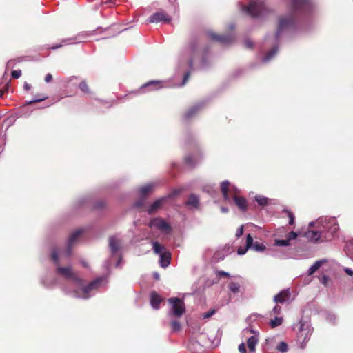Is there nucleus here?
<instances>
[{"label": "nucleus", "instance_id": "obj_46", "mask_svg": "<svg viewBox=\"0 0 353 353\" xmlns=\"http://www.w3.org/2000/svg\"><path fill=\"white\" fill-rule=\"evenodd\" d=\"M216 274L219 276H221V277H228L230 276V274L228 272H226L225 271H223V270H217L216 272Z\"/></svg>", "mask_w": 353, "mask_h": 353}, {"label": "nucleus", "instance_id": "obj_52", "mask_svg": "<svg viewBox=\"0 0 353 353\" xmlns=\"http://www.w3.org/2000/svg\"><path fill=\"white\" fill-rule=\"evenodd\" d=\"M102 3L104 5H107L108 7H111L113 4V0H103Z\"/></svg>", "mask_w": 353, "mask_h": 353}, {"label": "nucleus", "instance_id": "obj_57", "mask_svg": "<svg viewBox=\"0 0 353 353\" xmlns=\"http://www.w3.org/2000/svg\"><path fill=\"white\" fill-rule=\"evenodd\" d=\"M62 46V44H59L54 46L51 47L52 49H57L59 48H61Z\"/></svg>", "mask_w": 353, "mask_h": 353}, {"label": "nucleus", "instance_id": "obj_59", "mask_svg": "<svg viewBox=\"0 0 353 353\" xmlns=\"http://www.w3.org/2000/svg\"><path fill=\"white\" fill-rule=\"evenodd\" d=\"M154 278H155L157 280H159V275L157 273H155V274H154Z\"/></svg>", "mask_w": 353, "mask_h": 353}, {"label": "nucleus", "instance_id": "obj_6", "mask_svg": "<svg viewBox=\"0 0 353 353\" xmlns=\"http://www.w3.org/2000/svg\"><path fill=\"white\" fill-rule=\"evenodd\" d=\"M311 331L307 325H305L302 321L299 322V331L298 332V339L301 344H305L310 339Z\"/></svg>", "mask_w": 353, "mask_h": 353}, {"label": "nucleus", "instance_id": "obj_45", "mask_svg": "<svg viewBox=\"0 0 353 353\" xmlns=\"http://www.w3.org/2000/svg\"><path fill=\"white\" fill-rule=\"evenodd\" d=\"M185 162L186 164H188L189 165H194V159H193V158L191 156L185 157Z\"/></svg>", "mask_w": 353, "mask_h": 353}, {"label": "nucleus", "instance_id": "obj_24", "mask_svg": "<svg viewBox=\"0 0 353 353\" xmlns=\"http://www.w3.org/2000/svg\"><path fill=\"white\" fill-rule=\"evenodd\" d=\"M171 255L169 252H165L161 254L160 264L163 268H166L170 263Z\"/></svg>", "mask_w": 353, "mask_h": 353}, {"label": "nucleus", "instance_id": "obj_31", "mask_svg": "<svg viewBox=\"0 0 353 353\" xmlns=\"http://www.w3.org/2000/svg\"><path fill=\"white\" fill-rule=\"evenodd\" d=\"M283 212L286 214L287 216L289 218V224L292 225L294 222V215L292 212L288 209H284Z\"/></svg>", "mask_w": 353, "mask_h": 353}, {"label": "nucleus", "instance_id": "obj_29", "mask_svg": "<svg viewBox=\"0 0 353 353\" xmlns=\"http://www.w3.org/2000/svg\"><path fill=\"white\" fill-rule=\"evenodd\" d=\"M79 89L84 93L90 94L91 91L90 90L89 85L85 81H82L79 85Z\"/></svg>", "mask_w": 353, "mask_h": 353}, {"label": "nucleus", "instance_id": "obj_40", "mask_svg": "<svg viewBox=\"0 0 353 353\" xmlns=\"http://www.w3.org/2000/svg\"><path fill=\"white\" fill-rule=\"evenodd\" d=\"M216 310L215 309L210 310L207 312H205L204 314H203V315H202L203 319L210 318L212 315H214L216 313Z\"/></svg>", "mask_w": 353, "mask_h": 353}, {"label": "nucleus", "instance_id": "obj_60", "mask_svg": "<svg viewBox=\"0 0 353 353\" xmlns=\"http://www.w3.org/2000/svg\"><path fill=\"white\" fill-rule=\"evenodd\" d=\"M221 210H222V212H228V209H227V208H221Z\"/></svg>", "mask_w": 353, "mask_h": 353}, {"label": "nucleus", "instance_id": "obj_50", "mask_svg": "<svg viewBox=\"0 0 353 353\" xmlns=\"http://www.w3.org/2000/svg\"><path fill=\"white\" fill-rule=\"evenodd\" d=\"M243 234V226L241 225L239 228H238V230L236 232V237L239 238L241 236H242Z\"/></svg>", "mask_w": 353, "mask_h": 353}, {"label": "nucleus", "instance_id": "obj_13", "mask_svg": "<svg viewBox=\"0 0 353 353\" xmlns=\"http://www.w3.org/2000/svg\"><path fill=\"white\" fill-rule=\"evenodd\" d=\"M294 23V19L292 18H281L279 21L278 29L276 31V37L281 33V32L291 26Z\"/></svg>", "mask_w": 353, "mask_h": 353}, {"label": "nucleus", "instance_id": "obj_32", "mask_svg": "<svg viewBox=\"0 0 353 353\" xmlns=\"http://www.w3.org/2000/svg\"><path fill=\"white\" fill-rule=\"evenodd\" d=\"M170 327L172 332H176L181 330V323L176 320L172 321L170 322Z\"/></svg>", "mask_w": 353, "mask_h": 353}, {"label": "nucleus", "instance_id": "obj_41", "mask_svg": "<svg viewBox=\"0 0 353 353\" xmlns=\"http://www.w3.org/2000/svg\"><path fill=\"white\" fill-rule=\"evenodd\" d=\"M189 48H190V52L194 54L196 52V50H197V47H196V43L195 41H192L190 43V46H189Z\"/></svg>", "mask_w": 353, "mask_h": 353}, {"label": "nucleus", "instance_id": "obj_19", "mask_svg": "<svg viewBox=\"0 0 353 353\" xmlns=\"http://www.w3.org/2000/svg\"><path fill=\"white\" fill-rule=\"evenodd\" d=\"M253 243V239L252 236L248 234L246 237V245L245 248H239L237 250V252L239 255H243L246 253L248 249L252 248Z\"/></svg>", "mask_w": 353, "mask_h": 353}, {"label": "nucleus", "instance_id": "obj_7", "mask_svg": "<svg viewBox=\"0 0 353 353\" xmlns=\"http://www.w3.org/2000/svg\"><path fill=\"white\" fill-rule=\"evenodd\" d=\"M292 10L294 13L304 12L310 10L309 0H292Z\"/></svg>", "mask_w": 353, "mask_h": 353}, {"label": "nucleus", "instance_id": "obj_5", "mask_svg": "<svg viewBox=\"0 0 353 353\" xmlns=\"http://www.w3.org/2000/svg\"><path fill=\"white\" fill-rule=\"evenodd\" d=\"M262 4L251 1L248 6H243V10L250 17H257L262 14Z\"/></svg>", "mask_w": 353, "mask_h": 353}, {"label": "nucleus", "instance_id": "obj_36", "mask_svg": "<svg viewBox=\"0 0 353 353\" xmlns=\"http://www.w3.org/2000/svg\"><path fill=\"white\" fill-rule=\"evenodd\" d=\"M163 247L158 242L153 243V250L156 254H160L162 252Z\"/></svg>", "mask_w": 353, "mask_h": 353}, {"label": "nucleus", "instance_id": "obj_11", "mask_svg": "<svg viewBox=\"0 0 353 353\" xmlns=\"http://www.w3.org/2000/svg\"><path fill=\"white\" fill-rule=\"evenodd\" d=\"M83 233V230H77L72 232L68 239V248L66 250V255L69 256L71 254L72 252V247L73 244L75 243V241L79 239V237Z\"/></svg>", "mask_w": 353, "mask_h": 353}, {"label": "nucleus", "instance_id": "obj_8", "mask_svg": "<svg viewBox=\"0 0 353 353\" xmlns=\"http://www.w3.org/2000/svg\"><path fill=\"white\" fill-rule=\"evenodd\" d=\"M170 21L171 17L163 10L154 13L148 19V23H159L161 21L169 23Z\"/></svg>", "mask_w": 353, "mask_h": 353}, {"label": "nucleus", "instance_id": "obj_37", "mask_svg": "<svg viewBox=\"0 0 353 353\" xmlns=\"http://www.w3.org/2000/svg\"><path fill=\"white\" fill-rule=\"evenodd\" d=\"M52 260L57 264L59 263V251L57 249H53L51 254Z\"/></svg>", "mask_w": 353, "mask_h": 353}, {"label": "nucleus", "instance_id": "obj_20", "mask_svg": "<svg viewBox=\"0 0 353 353\" xmlns=\"http://www.w3.org/2000/svg\"><path fill=\"white\" fill-rule=\"evenodd\" d=\"M230 183L228 181H224L221 184V190L223 194L224 199L226 201L230 199Z\"/></svg>", "mask_w": 353, "mask_h": 353}, {"label": "nucleus", "instance_id": "obj_44", "mask_svg": "<svg viewBox=\"0 0 353 353\" xmlns=\"http://www.w3.org/2000/svg\"><path fill=\"white\" fill-rule=\"evenodd\" d=\"M281 311V307L279 305H276L270 312V314H279Z\"/></svg>", "mask_w": 353, "mask_h": 353}, {"label": "nucleus", "instance_id": "obj_12", "mask_svg": "<svg viewBox=\"0 0 353 353\" xmlns=\"http://www.w3.org/2000/svg\"><path fill=\"white\" fill-rule=\"evenodd\" d=\"M291 293L289 289L283 290L274 296V301L276 303H284L290 298Z\"/></svg>", "mask_w": 353, "mask_h": 353}, {"label": "nucleus", "instance_id": "obj_27", "mask_svg": "<svg viewBox=\"0 0 353 353\" xmlns=\"http://www.w3.org/2000/svg\"><path fill=\"white\" fill-rule=\"evenodd\" d=\"M257 343V339L255 336H251L248 339L247 344L250 351L255 350V346Z\"/></svg>", "mask_w": 353, "mask_h": 353}, {"label": "nucleus", "instance_id": "obj_34", "mask_svg": "<svg viewBox=\"0 0 353 353\" xmlns=\"http://www.w3.org/2000/svg\"><path fill=\"white\" fill-rule=\"evenodd\" d=\"M48 98V97L47 94H41V96H36L34 99H33L29 102H27V104H32L34 103L40 102L43 100H46Z\"/></svg>", "mask_w": 353, "mask_h": 353}, {"label": "nucleus", "instance_id": "obj_22", "mask_svg": "<svg viewBox=\"0 0 353 353\" xmlns=\"http://www.w3.org/2000/svg\"><path fill=\"white\" fill-rule=\"evenodd\" d=\"M185 205L194 207V208H198L199 205V197L194 194H190L188 201L185 202Z\"/></svg>", "mask_w": 353, "mask_h": 353}, {"label": "nucleus", "instance_id": "obj_61", "mask_svg": "<svg viewBox=\"0 0 353 353\" xmlns=\"http://www.w3.org/2000/svg\"><path fill=\"white\" fill-rule=\"evenodd\" d=\"M3 93H4V91L0 90V98L3 96Z\"/></svg>", "mask_w": 353, "mask_h": 353}, {"label": "nucleus", "instance_id": "obj_39", "mask_svg": "<svg viewBox=\"0 0 353 353\" xmlns=\"http://www.w3.org/2000/svg\"><path fill=\"white\" fill-rule=\"evenodd\" d=\"M274 244L277 246H288L290 245V241L288 239H284V240H275Z\"/></svg>", "mask_w": 353, "mask_h": 353}, {"label": "nucleus", "instance_id": "obj_38", "mask_svg": "<svg viewBox=\"0 0 353 353\" xmlns=\"http://www.w3.org/2000/svg\"><path fill=\"white\" fill-rule=\"evenodd\" d=\"M278 50L277 48H273L265 57V61H268L272 59Z\"/></svg>", "mask_w": 353, "mask_h": 353}, {"label": "nucleus", "instance_id": "obj_51", "mask_svg": "<svg viewBox=\"0 0 353 353\" xmlns=\"http://www.w3.org/2000/svg\"><path fill=\"white\" fill-rule=\"evenodd\" d=\"M239 351L241 352V353H245L246 352V348H245V345L244 343H241L239 345Z\"/></svg>", "mask_w": 353, "mask_h": 353}, {"label": "nucleus", "instance_id": "obj_58", "mask_svg": "<svg viewBox=\"0 0 353 353\" xmlns=\"http://www.w3.org/2000/svg\"><path fill=\"white\" fill-rule=\"evenodd\" d=\"M188 65L190 68H192L193 66V60L192 59L189 60Z\"/></svg>", "mask_w": 353, "mask_h": 353}, {"label": "nucleus", "instance_id": "obj_9", "mask_svg": "<svg viewBox=\"0 0 353 353\" xmlns=\"http://www.w3.org/2000/svg\"><path fill=\"white\" fill-rule=\"evenodd\" d=\"M99 283H100V280L97 279L95 281L90 282L88 285H84V281L83 280V283L81 285H77L81 289L82 294H83L81 296L83 299H88L90 296L89 293L92 290L95 289L97 288V286L99 284Z\"/></svg>", "mask_w": 353, "mask_h": 353}, {"label": "nucleus", "instance_id": "obj_35", "mask_svg": "<svg viewBox=\"0 0 353 353\" xmlns=\"http://www.w3.org/2000/svg\"><path fill=\"white\" fill-rule=\"evenodd\" d=\"M277 350L281 352H286L288 350V344L285 342H281L279 343L276 347Z\"/></svg>", "mask_w": 353, "mask_h": 353}, {"label": "nucleus", "instance_id": "obj_49", "mask_svg": "<svg viewBox=\"0 0 353 353\" xmlns=\"http://www.w3.org/2000/svg\"><path fill=\"white\" fill-rule=\"evenodd\" d=\"M244 44H245V46L247 48H252L253 47V42L250 40V39H247L244 42Z\"/></svg>", "mask_w": 353, "mask_h": 353}, {"label": "nucleus", "instance_id": "obj_28", "mask_svg": "<svg viewBox=\"0 0 353 353\" xmlns=\"http://www.w3.org/2000/svg\"><path fill=\"white\" fill-rule=\"evenodd\" d=\"M283 321V317H275L274 319H272L270 322V326L272 328H274L277 326H279L282 324Z\"/></svg>", "mask_w": 353, "mask_h": 353}, {"label": "nucleus", "instance_id": "obj_16", "mask_svg": "<svg viewBox=\"0 0 353 353\" xmlns=\"http://www.w3.org/2000/svg\"><path fill=\"white\" fill-rule=\"evenodd\" d=\"M161 301V297L156 292H152L151 293L150 303L153 308L158 309Z\"/></svg>", "mask_w": 353, "mask_h": 353}, {"label": "nucleus", "instance_id": "obj_53", "mask_svg": "<svg viewBox=\"0 0 353 353\" xmlns=\"http://www.w3.org/2000/svg\"><path fill=\"white\" fill-rule=\"evenodd\" d=\"M52 80V76L51 74L48 73L45 77V81L46 83H49Z\"/></svg>", "mask_w": 353, "mask_h": 353}, {"label": "nucleus", "instance_id": "obj_63", "mask_svg": "<svg viewBox=\"0 0 353 353\" xmlns=\"http://www.w3.org/2000/svg\"><path fill=\"white\" fill-rule=\"evenodd\" d=\"M74 292H75L77 294H79V292H78V291H77V290H75V291H74Z\"/></svg>", "mask_w": 353, "mask_h": 353}, {"label": "nucleus", "instance_id": "obj_54", "mask_svg": "<svg viewBox=\"0 0 353 353\" xmlns=\"http://www.w3.org/2000/svg\"><path fill=\"white\" fill-rule=\"evenodd\" d=\"M144 200L142 199L141 201H137L134 204L136 208H141L143 205Z\"/></svg>", "mask_w": 353, "mask_h": 353}, {"label": "nucleus", "instance_id": "obj_56", "mask_svg": "<svg viewBox=\"0 0 353 353\" xmlns=\"http://www.w3.org/2000/svg\"><path fill=\"white\" fill-rule=\"evenodd\" d=\"M23 88L26 90H30L31 88V85L30 84H28V83H25Z\"/></svg>", "mask_w": 353, "mask_h": 353}, {"label": "nucleus", "instance_id": "obj_62", "mask_svg": "<svg viewBox=\"0 0 353 353\" xmlns=\"http://www.w3.org/2000/svg\"><path fill=\"white\" fill-rule=\"evenodd\" d=\"M83 265L84 267H87V266H88V265H87V264H86L85 263H83Z\"/></svg>", "mask_w": 353, "mask_h": 353}, {"label": "nucleus", "instance_id": "obj_30", "mask_svg": "<svg viewBox=\"0 0 353 353\" xmlns=\"http://www.w3.org/2000/svg\"><path fill=\"white\" fill-rule=\"evenodd\" d=\"M322 263L320 261H316L309 269L308 274H313L321 265Z\"/></svg>", "mask_w": 353, "mask_h": 353}, {"label": "nucleus", "instance_id": "obj_55", "mask_svg": "<svg viewBox=\"0 0 353 353\" xmlns=\"http://www.w3.org/2000/svg\"><path fill=\"white\" fill-rule=\"evenodd\" d=\"M344 271L345 272V273L347 274H348L349 276H353V270L350 268H345L344 269Z\"/></svg>", "mask_w": 353, "mask_h": 353}, {"label": "nucleus", "instance_id": "obj_10", "mask_svg": "<svg viewBox=\"0 0 353 353\" xmlns=\"http://www.w3.org/2000/svg\"><path fill=\"white\" fill-rule=\"evenodd\" d=\"M210 37L212 39L223 44L228 45L234 41V37L231 34H217L215 33H211Z\"/></svg>", "mask_w": 353, "mask_h": 353}, {"label": "nucleus", "instance_id": "obj_47", "mask_svg": "<svg viewBox=\"0 0 353 353\" xmlns=\"http://www.w3.org/2000/svg\"><path fill=\"white\" fill-rule=\"evenodd\" d=\"M297 236H298L297 233L292 231V232H289L288 234V238L287 239H288L289 241H290L291 240L296 239Z\"/></svg>", "mask_w": 353, "mask_h": 353}, {"label": "nucleus", "instance_id": "obj_1", "mask_svg": "<svg viewBox=\"0 0 353 353\" xmlns=\"http://www.w3.org/2000/svg\"><path fill=\"white\" fill-rule=\"evenodd\" d=\"M327 231L321 230V231H313L309 230L304 233L303 236L308 241L316 243L320 241H330L334 236V234L337 232L339 230V226L336 223H334L331 225L327 227Z\"/></svg>", "mask_w": 353, "mask_h": 353}, {"label": "nucleus", "instance_id": "obj_17", "mask_svg": "<svg viewBox=\"0 0 353 353\" xmlns=\"http://www.w3.org/2000/svg\"><path fill=\"white\" fill-rule=\"evenodd\" d=\"M162 85H161V82L158 81H150L145 84H143L140 90H142L145 88H150L149 90H155L161 88Z\"/></svg>", "mask_w": 353, "mask_h": 353}, {"label": "nucleus", "instance_id": "obj_25", "mask_svg": "<svg viewBox=\"0 0 353 353\" xmlns=\"http://www.w3.org/2000/svg\"><path fill=\"white\" fill-rule=\"evenodd\" d=\"M252 250L256 252H263L265 250L266 247L263 243H260L258 241H253L252 248Z\"/></svg>", "mask_w": 353, "mask_h": 353}, {"label": "nucleus", "instance_id": "obj_14", "mask_svg": "<svg viewBox=\"0 0 353 353\" xmlns=\"http://www.w3.org/2000/svg\"><path fill=\"white\" fill-rule=\"evenodd\" d=\"M235 205L242 212H246L248 210V201L245 198L234 195L233 196Z\"/></svg>", "mask_w": 353, "mask_h": 353}, {"label": "nucleus", "instance_id": "obj_4", "mask_svg": "<svg viewBox=\"0 0 353 353\" xmlns=\"http://www.w3.org/2000/svg\"><path fill=\"white\" fill-rule=\"evenodd\" d=\"M149 227L156 228L165 233H170L172 230L170 225L161 217L152 219L149 223Z\"/></svg>", "mask_w": 353, "mask_h": 353}, {"label": "nucleus", "instance_id": "obj_42", "mask_svg": "<svg viewBox=\"0 0 353 353\" xmlns=\"http://www.w3.org/2000/svg\"><path fill=\"white\" fill-rule=\"evenodd\" d=\"M346 249L347 254L350 255V257L353 258V243L347 244L346 245Z\"/></svg>", "mask_w": 353, "mask_h": 353}, {"label": "nucleus", "instance_id": "obj_15", "mask_svg": "<svg viewBox=\"0 0 353 353\" xmlns=\"http://www.w3.org/2000/svg\"><path fill=\"white\" fill-rule=\"evenodd\" d=\"M165 201V198H161L155 201L148 208V212L150 214L154 213L158 209H159Z\"/></svg>", "mask_w": 353, "mask_h": 353}, {"label": "nucleus", "instance_id": "obj_48", "mask_svg": "<svg viewBox=\"0 0 353 353\" xmlns=\"http://www.w3.org/2000/svg\"><path fill=\"white\" fill-rule=\"evenodd\" d=\"M190 77V72L188 71L185 73L181 85H184L187 83Z\"/></svg>", "mask_w": 353, "mask_h": 353}, {"label": "nucleus", "instance_id": "obj_26", "mask_svg": "<svg viewBox=\"0 0 353 353\" xmlns=\"http://www.w3.org/2000/svg\"><path fill=\"white\" fill-rule=\"evenodd\" d=\"M255 200L259 205L264 207L268 204V199L263 196L257 195L255 196Z\"/></svg>", "mask_w": 353, "mask_h": 353}, {"label": "nucleus", "instance_id": "obj_18", "mask_svg": "<svg viewBox=\"0 0 353 353\" xmlns=\"http://www.w3.org/2000/svg\"><path fill=\"white\" fill-rule=\"evenodd\" d=\"M109 246L112 254H116L120 248V241L114 236L109 238Z\"/></svg>", "mask_w": 353, "mask_h": 353}, {"label": "nucleus", "instance_id": "obj_3", "mask_svg": "<svg viewBox=\"0 0 353 353\" xmlns=\"http://www.w3.org/2000/svg\"><path fill=\"white\" fill-rule=\"evenodd\" d=\"M57 272L63 277L72 280L76 285H81L83 283V279L79 278L70 267L58 266Z\"/></svg>", "mask_w": 353, "mask_h": 353}, {"label": "nucleus", "instance_id": "obj_2", "mask_svg": "<svg viewBox=\"0 0 353 353\" xmlns=\"http://www.w3.org/2000/svg\"><path fill=\"white\" fill-rule=\"evenodd\" d=\"M168 303L171 305V313L175 317H181L185 311V306L183 300L172 297L168 299Z\"/></svg>", "mask_w": 353, "mask_h": 353}, {"label": "nucleus", "instance_id": "obj_33", "mask_svg": "<svg viewBox=\"0 0 353 353\" xmlns=\"http://www.w3.org/2000/svg\"><path fill=\"white\" fill-rule=\"evenodd\" d=\"M228 287L230 290L234 293H237L239 292L240 285L238 283L231 282L230 283Z\"/></svg>", "mask_w": 353, "mask_h": 353}, {"label": "nucleus", "instance_id": "obj_23", "mask_svg": "<svg viewBox=\"0 0 353 353\" xmlns=\"http://www.w3.org/2000/svg\"><path fill=\"white\" fill-rule=\"evenodd\" d=\"M154 184L150 183L147 184L139 189V193L143 199L147 196V195L151 193L154 190Z\"/></svg>", "mask_w": 353, "mask_h": 353}, {"label": "nucleus", "instance_id": "obj_43", "mask_svg": "<svg viewBox=\"0 0 353 353\" xmlns=\"http://www.w3.org/2000/svg\"><path fill=\"white\" fill-rule=\"evenodd\" d=\"M11 76L13 79H18L21 76V71L19 70H12L11 72Z\"/></svg>", "mask_w": 353, "mask_h": 353}, {"label": "nucleus", "instance_id": "obj_21", "mask_svg": "<svg viewBox=\"0 0 353 353\" xmlns=\"http://www.w3.org/2000/svg\"><path fill=\"white\" fill-rule=\"evenodd\" d=\"M200 109V106L199 105H194L191 108H190L184 114H183V119L184 120H189L190 119H191L192 117H194L196 113L197 112L199 111V110Z\"/></svg>", "mask_w": 353, "mask_h": 353}]
</instances>
